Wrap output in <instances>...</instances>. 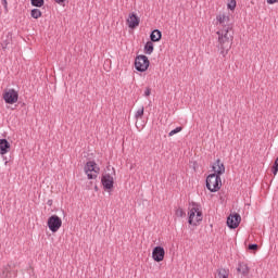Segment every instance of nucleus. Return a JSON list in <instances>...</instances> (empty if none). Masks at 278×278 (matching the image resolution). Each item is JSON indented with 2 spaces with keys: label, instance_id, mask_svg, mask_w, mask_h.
Wrapping results in <instances>:
<instances>
[{
  "label": "nucleus",
  "instance_id": "nucleus-1",
  "mask_svg": "<svg viewBox=\"0 0 278 278\" xmlns=\"http://www.w3.org/2000/svg\"><path fill=\"white\" fill-rule=\"evenodd\" d=\"M217 21L219 25H223V29L218 30L216 34L218 36L220 55L225 58L233 45V26L226 24L229 23V16L217 15Z\"/></svg>",
  "mask_w": 278,
  "mask_h": 278
},
{
  "label": "nucleus",
  "instance_id": "nucleus-2",
  "mask_svg": "<svg viewBox=\"0 0 278 278\" xmlns=\"http://www.w3.org/2000/svg\"><path fill=\"white\" fill-rule=\"evenodd\" d=\"M206 188L210 190V192H218L220 188H223V180L220 179V176H217L216 174H210L206 177L205 180Z\"/></svg>",
  "mask_w": 278,
  "mask_h": 278
},
{
  "label": "nucleus",
  "instance_id": "nucleus-3",
  "mask_svg": "<svg viewBox=\"0 0 278 278\" xmlns=\"http://www.w3.org/2000/svg\"><path fill=\"white\" fill-rule=\"evenodd\" d=\"M151 65V62L149 61V58L144 54L137 55L135 59V68L139 73H146V71L149 70V66Z\"/></svg>",
  "mask_w": 278,
  "mask_h": 278
},
{
  "label": "nucleus",
  "instance_id": "nucleus-4",
  "mask_svg": "<svg viewBox=\"0 0 278 278\" xmlns=\"http://www.w3.org/2000/svg\"><path fill=\"white\" fill-rule=\"evenodd\" d=\"M101 170L99 166H97V162L88 161L85 165V173L88 179H97L98 173Z\"/></svg>",
  "mask_w": 278,
  "mask_h": 278
},
{
  "label": "nucleus",
  "instance_id": "nucleus-5",
  "mask_svg": "<svg viewBox=\"0 0 278 278\" xmlns=\"http://www.w3.org/2000/svg\"><path fill=\"white\" fill-rule=\"evenodd\" d=\"M2 99L8 105H14V103L18 102V91H15L14 89L4 90Z\"/></svg>",
  "mask_w": 278,
  "mask_h": 278
},
{
  "label": "nucleus",
  "instance_id": "nucleus-6",
  "mask_svg": "<svg viewBox=\"0 0 278 278\" xmlns=\"http://www.w3.org/2000/svg\"><path fill=\"white\" fill-rule=\"evenodd\" d=\"M60 227H62V218H60V216L52 215L48 218V228L52 233L60 231Z\"/></svg>",
  "mask_w": 278,
  "mask_h": 278
},
{
  "label": "nucleus",
  "instance_id": "nucleus-7",
  "mask_svg": "<svg viewBox=\"0 0 278 278\" xmlns=\"http://www.w3.org/2000/svg\"><path fill=\"white\" fill-rule=\"evenodd\" d=\"M227 226L229 229H238L240 227V223H242V217L238 213L230 214L227 217Z\"/></svg>",
  "mask_w": 278,
  "mask_h": 278
},
{
  "label": "nucleus",
  "instance_id": "nucleus-8",
  "mask_svg": "<svg viewBox=\"0 0 278 278\" xmlns=\"http://www.w3.org/2000/svg\"><path fill=\"white\" fill-rule=\"evenodd\" d=\"M101 184L104 190L110 192L114 189V177H112L110 174H104L102 175Z\"/></svg>",
  "mask_w": 278,
  "mask_h": 278
},
{
  "label": "nucleus",
  "instance_id": "nucleus-9",
  "mask_svg": "<svg viewBox=\"0 0 278 278\" xmlns=\"http://www.w3.org/2000/svg\"><path fill=\"white\" fill-rule=\"evenodd\" d=\"M166 255V251L162 245H157L152 250V258L154 262H164V256Z\"/></svg>",
  "mask_w": 278,
  "mask_h": 278
},
{
  "label": "nucleus",
  "instance_id": "nucleus-10",
  "mask_svg": "<svg viewBox=\"0 0 278 278\" xmlns=\"http://www.w3.org/2000/svg\"><path fill=\"white\" fill-rule=\"evenodd\" d=\"M16 268V264L9 263L7 266L3 267L1 277L2 278H12V275L16 277V271L14 270Z\"/></svg>",
  "mask_w": 278,
  "mask_h": 278
},
{
  "label": "nucleus",
  "instance_id": "nucleus-11",
  "mask_svg": "<svg viewBox=\"0 0 278 278\" xmlns=\"http://www.w3.org/2000/svg\"><path fill=\"white\" fill-rule=\"evenodd\" d=\"M127 23L130 29H136L140 25V17L136 13H130Z\"/></svg>",
  "mask_w": 278,
  "mask_h": 278
},
{
  "label": "nucleus",
  "instance_id": "nucleus-12",
  "mask_svg": "<svg viewBox=\"0 0 278 278\" xmlns=\"http://www.w3.org/2000/svg\"><path fill=\"white\" fill-rule=\"evenodd\" d=\"M217 166V169H216ZM214 175H217V177H220V175H224L225 173V164L220 163V159H217L215 162V166L213 165Z\"/></svg>",
  "mask_w": 278,
  "mask_h": 278
},
{
  "label": "nucleus",
  "instance_id": "nucleus-13",
  "mask_svg": "<svg viewBox=\"0 0 278 278\" xmlns=\"http://www.w3.org/2000/svg\"><path fill=\"white\" fill-rule=\"evenodd\" d=\"M10 141L8 139H0V155H5L10 151Z\"/></svg>",
  "mask_w": 278,
  "mask_h": 278
},
{
  "label": "nucleus",
  "instance_id": "nucleus-14",
  "mask_svg": "<svg viewBox=\"0 0 278 278\" xmlns=\"http://www.w3.org/2000/svg\"><path fill=\"white\" fill-rule=\"evenodd\" d=\"M251 268H249V265L244 263H239L237 267V273H241L243 277H248Z\"/></svg>",
  "mask_w": 278,
  "mask_h": 278
},
{
  "label": "nucleus",
  "instance_id": "nucleus-15",
  "mask_svg": "<svg viewBox=\"0 0 278 278\" xmlns=\"http://www.w3.org/2000/svg\"><path fill=\"white\" fill-rule=\"evenodd\" d=\"M150 40L151 42H160V40H162V33L160 31V29H154L151 31Z\"/></svg>",
  "mask_w": 278,
  "mask_h": 278
},
{
  "label": "nucleus",
  "instance_id": "nucleus-16",
  "mask_svg": "<svg viewBox=\"0 0 278 278\" xmlns=\"http://www.w3.org/2000/svg\"><path fill=\"white\" fill-rule=\"evenodd\" d=\"M10 45H12V36L7 35L4 38H2L1 47L3 51H5Z\"/></svg>",
  "mask_w": 278,
  "mask_h": 278
},
{
  "label": "nucleus",
  "instance_id": "nucleus-17",
  "mask_svg": "<svg viewBox=\"0 0 278 278\" xmlns=\"http://www.w3.org/2000/svg\"><path fill=\"white\" fill-rule=\"evenodd\" d=\"M194 216H197V206H193L189 211V217H188L189 225H197V223H194Z\"/></svg>",
  "mask_w": 278,
  "mask_h": 278
},
{
  "label": "nucleus",
  "instance_id": "nucleus-18",
  "mask_svg": "<svg viewBox=\"0 0 278 278\" xmlns=\"http://www.w3.org/2000/svg\"><path fill=\"white\" fill-rule=\"evenodd\" d=\"M154 47H153V41H147L144 45V53L147 55H151V53H153Z\"/></svg>",
  "mask_w": 278,
  "mask_h": 278
},
{
  "label": "nucleus",
  "instance_id": "nucleus-19",
  "mask_svg": "<svg viewBox=\"0 0 278 278\" xmlns=\"http://www.w3.org/2000/svg\"><path fill=\"white\" fill-rule=\"evenodd\" d=\"M217 277L218 278H229V269L218 268L217 269Z\"/></svg>",
  "mask_w": 278,
  "mask_h": 278
},
{
  "label": "nucleus",
  "instance_id": "nucleus-20",
  "mask_svg": "<svg viewBox=\"0 0 278 278\" xmlns=\"http://www.w3.org/2000/svg\"><path fill=\"white\" fill-rule=\"evenodd\" d=\"M30 15L33 18H40V16H42V11H40V9H33Z\"/></svg>",
  "mask_w": 278,
  "mask_h": 278
},
{
  "label": "nucleus",
  "instance_id": "nucleus-21",
  "mask_svg": "<svg viewBox=\"0 0 278 278\" xmlns=\"http://www.w3.org/2000/svg\"><path fill=\"white\" fill-rule=\"evenodd\" d=\"M34 8H42L45 5V0H30Z\"/></svg>",
  "mask_w": 278,
  "mask_h": 278
},
{
  "label": "nucleus",
  "instance_id": "nucleus-22",
  "mask_svg": "<svg viewBox=\"0 0 278 278\" xmlns=\"http://www.w3.org/2000/svg\"><path fill=\"white\" fill-rule=\"evenodd\" d=\"M197 217H195V223H201L203 220V212L197 207Z\"/></svg>",
  "mask_w": 278,
  "mask_h": 278
},
{
  "label": "nucleus",
  "instance_id": "nucleus-23",
  "mask_svg": "<svg viewBox=\"0 0 278 278\" xmlns=\"http://www.w3.org/2000/svg\"><path fill=\"white\" fill-rule=\"evenodd\" d=\"M176 216H177L178 218H184V217H186V211H184V208H181V207L177 208V210H176Z\"/></svg>",
  "mask_w": 278,
  "mask_h": 278
},
{
  "label": "nucleus",
  "instance_id": "nucleus-24",
  "mask_svg": "<svg viewBox=\"0 0 278 278\" xmlns=\"http://www.w3.org/2000/svg\"><path fill=\"white\" fill-rule=\"evenodd\" d=\"M179 131H184V127L178 126L175 129H173L172 131H169L168 136H175V134H179Z\"/></svg>",
  "mask_w": 278,
  "mask_h": 278
},
{
  "label": "nucleus",
  "instance_id": "nucleus-25",
  "mask_svg": "<svg viewBox=\"0 0 278 278\" xmlns=\"http://www.w3.org/2000/svg\"><path fill=\"white\" fill-rule=\"evenodd\" d=\"M136 118H142V116H144V106H142L141 109H139L136 114H135Z\"/></svg>",
  "mask_w": 278,
  "mask_h": 278
},
{
  "label": "nucleus",
  "instance_id": "nucleus-26",
  "mask_svg": "<svg viewBox=\"0 0 278 278\" xmlns=\"http://www.w3.org/2000/svg\"><path fill=\"white\" fill-rule=\"evenodd\" d=\"M249 251H257L260 249V245L257 243H250L248 245Z\"/></svg>",
  "mask_w": 278,
  "mask_h": 278
},
{
  "label": "nucleus",
  "instance_id": "nucleus-27",
  "mask_svg": "<svg viewBox=\"0 0 278 278\" xmlns=\"http://www.w3.org/2000/svg\"><path fill=\"white\" fill-rule=\"evenodd\" d=\"M236 0H231L229 3H228V10H236Z\"/></svg>",
  "mask_w": 278,
  "mask_h": 278
},
{
  "label": "nucleus",
  "instance_id": "nucleus-28",
  "mask_svg": "<svg viewBox=\"0 0 278 278\" xmlns=\"http://www.w3.org/2000/svg\"><path fill=\"white\" fill-rule=\"evenodd\" d=\"M144 97H151V87L146 88Z\"/></svg>",
  "mask_w": 278,
  "mask_h": 278
},
{
  "label": "nucleus",
  "instance_id": "nucleus-29",
  "mask_svg": "<svg viewBox=\"0 0 278 278\" xmlns=\"http://www.w3.org/2000/svg\"><path fill=\"white\" fill-rule=\"evenodd\" d=\"M1 3H2L5 12H8V0H1Z\"/></svg>",
  "mask_w": 278,
  "mask_h": 278
},
{
  "label": "nucleus",
  "instance_id": "nucleus-30",
  "mask_svg": "<svg viewBox=\"0 0 278 278\" xmlns=\"http://www.w3.org/2000/svg\"><path fill=\"white\" fill-rule=\"evenodd\" d=\"M267 3H268L269 5H273V4H275V3H278V0H267Z\"/></svg>",
  "mask_w": 278,
  "mask_h": 278
},
{
  "label": "nucleus",
  "instance_id": "nucleus-31",
  "mask_svg": "<svg viewBox=\"0 0 278 278\" xmlns=\"http://www.w3.org/2000/svg\"><path fill=\"white\" fill-rule=\"evenodd\" d=\"M66 0H54L55 3H59V5H62V3H65Z\"/></svg>",
  "mask_w": 278,
  "mask_h": 278
},
{
  "label": "nucleus",
  "instance_id": "nucleus-32",
  "mask_svg": "<svg viewBox=\"0 0 278 278\" xmlns=\"http://www.w3.org/2000/svg\"><path fill=\"white\" fill-rule=\"evenodd\" d=\"M47 205L51 207V205H53V200H48Z\"/></svg>",
  "mask_w": 278,
  "mask_h": 278
},
{
  "label": "nucleus",
  "instance_id": "nucleus-33",
  "mask_svg": "<svg viewBox=\"0 0 278 278\" xmlns=\"http://www.w3.org/2000/svg\"><path fill=\"white\" fill-rule=\"evenodd\" d=\"M192 205H193L194 207H197V203H195V202H193Z\"/></svg>",
  "mask_w": 278,
  "mask_h": 278
}]
</instances>
